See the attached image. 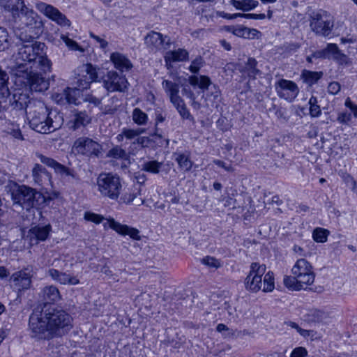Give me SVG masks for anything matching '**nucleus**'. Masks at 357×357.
Instances as JSON below:
<instances>
[{"mask_svg":"<svg viewBox=\"0 0 357 357\" xmlns=\"http://www.w3.org/2000/svg\"><path fill=\"white\" fill-rule=\"evenodd\" d=\"M15 62L11 67L15 86H27L29 91L43 92L49 88V81L36 71L51 72L52 61L47 58L44 43L34 41L33 38L20 35Z\"/></svg>","mask_w":357,"mask_h":357,"instance_id":"nucleus-1","label":"nucleus"},{"mask_svg":"<svg viewBox=\"0 0 357 357\" xmlns=\"http://www.w3.org/2000/svg\"><path fill=\"white\" fill-rule=\"evenodd\" d=\"M73 318L56 307L36 308L29 316L28 330L36 341L50 340L67 333L73 327Z\"/></svg>","mask_w":357,"mask_h":357,"instance_id":"nucleus-2","label":"nucleus"},{"mask_svg":"<svg viewBox=\"0 0 357 357\" xmlns=\"http://www.w3.org/2000/svg\"><path fill=\"white\" fill-rule=\"evenodd\" d=\"M26 117L31 129L41 134L51 133L59 129L63 123V116L56 111H48L44 102H31Z\"/></svg>","mask_w":357,"mask_h":357,"instance_id":"nucleus-3","label":"nucleus"},{"mask_svg":"<svg viewBox=\"0 0 357 357\" xmlns=\"http://www.w3.org/2000/svg\"><path fill=\"white\" fill-rule=\"evenodd\" d=\"M98 77L96 68L91 64L86 65L84 66L83 74L77 78L76 86L67 88L61 93L55 94V100L61 105H79L82 99V91L88 89L92 82L97 81Z\"/></svg>","mask_w":357,"mask_h":357,"instance_id":"nucleus-4","label":"nucleus"},{"mask_svg":"<svg viewBox=\"0 0 357 357\" xmlns=\"http://www.w3.org/2000/svg\"><path fill=\"white\" fill-rule=\"evenodd\" d=\"M292 275L284 277V286L291 291H300L305 286L311 285L315 278V274L310 263L305 259L296 261L291 268Z\"/></svg>","mask_w":357,"mask_h":357,"instance_id":"nucleus-5","label":"nucleus"},{"mask_svg":"<svg viewBox=\"0 0 357 357\" xmlns=\"http://www.w3.org/2000/svg\"><path fill=\"white\" fill-rule=\"evenodd\" d=\"M265 265L252 263L250 271L245 280V287L252 292H257L262 289L264 292H271L275 288L273 272L266 273Z\"/></svg>","mask_w":357,"mask_h":357,"instance_id":"nucleus-6","label":"nucleus"},{"mask_svg":"<svg viewBox=\"0 0 357 357\" xmlns=\"http://www.w3.org/2000/svg\"><path fill=\"white\" fill-rule=\"evenodd\" d=\"M97 190L103 197L117 200L122 189L121 179L117 174L101 173L96 178Z\"/></svg>","mask_w":357,"mask_h":357,"instance_id":"nucleus-7","label":"nucleus"},{"mask_svg":"<svg viewBox=\"0 0 357 357\" xmlns=\"http://www.w3.org/2000/svg\"><path fill=\"white\" fill-rule=\"evenodd\" d=\"M11 198L13 205L26 211L35 207L42 195L36 190L25 185H17L11 191Z\"/></svg>","mask_w":357,"mask_h":357,"instance_id":"nucleus-8","label":"nucleus"},{"mask_svg":"<svg viewBox=\"0 0 357 357\" xmlns=\"http://www.w3.org/2000/svg\"><path fill=\"white\" fill-rule=\"evenodd\" d=\"M17 20H19L22 25L29 29V32L31 33V35H29V36L33 37L34 41H36L35 40L36 38L43 31V24L38 15L33 9L26 7L25 9L22 10V12L20 13V15L17 17ZM22 34L28 36L26 33H20L18 36V38H20ZM21 43L22 41L20 40V43H17V45L18 46Z\"/></svg>","mask_w":357,"mask_h":357,"instance_id":"nucleus-9","label":"nucleus"},{"mask_svg":"<svg viewBox=\"0 0 357 357\" xmlns=\"http://www.w3.org/2000/svg\"><path fill=\"white\" fill-rule=\"evenodd\" d=\"M30 92L27 86H15L10 100L11 113H13L16 116H24V113L26 114L30 102L35 100L30 99Z\"/></svg>","mask_w":357,"mask_h":357,"instance_id":"nucleus-10","label":"nucleus"},{"mask_svg":"<svg viewBox=\"0 0 357 357\" xmlns=\"http://www.w3.org/2000/svg\"><path fill=\"white\" fill-rule=\"evenodd\" d=\"M310 26L317 35L328 36L334 26V18L328 13L320 10L313 15Z\"/></svg>","mask_w":357,"mask_h":357,"instance_id":"nucleus-11","label":"nucleus"},{"mask_svg":"<svg viewBox=\"0 0 357 357\" xmlns=\"http://www.w3.org/2000/svg\"><path fill=\"white\" fill-rule=\"evenodd\" d=\"M146 131L144 128H123L121 129V132L116 137L117 142L121 143V146H126L128 144L132 146H144L149 142V138L146 137H141L140 135L144 133Z\"/></svg>","mask_w":357,"mask_h":357,"instance_id":"nucleus-12","label":"nucleus"},{"mask_svg":"<svg viewBox=\"0 0 357 357\" xmlns=\"http://www.w3.org/2000/svg\"><path fill=\"white\" fill-rule=\"evenodd\" d=\"M104 87L109 92L125 93L128 90L129 83L125 75L110 70L103 77Z\"/></svg>","mask_w":357,"mask_h":357,"instance_id":"nucleus-13","label":"nucleus"},{"mask_svg":"<svg viewBox=\"0 0 357 357\" xmlns=\"http://www.w3.org/2000/svg\"><path fill=\"white\" fill-rule=\"evenodd\" d=\"M73 147L77 153L88 157H98L102 150L99 143L87 137L77 138Z\"/></svg>","mask_w":357,"mask_h":357,"instance_id":"nucleus-14","label":"nucleus"},{"mask_svg":"<svg viewBox=\"0 0 357 357\" xmlns=\"http://www.w3.org/2000/svg\"><path fill=\"white\" fill-rule=\"evenodd\" d=\"M33 276L32 267H26L14 273L10 277L13 288L17 291L29 289L31 285V278Z\"/></svg>","mask_w":357,"mask_h":357,"instance_id":"nucleus-15","label":"nucleus"},{"mask_svg":"<svg viewBox=\"0 0 357 357\" xmlns=\"http://www.w3.org/2000/svg\"><path fill=\"white\" fill-rule=\"evenodd\" d=\"M35 6L38 10L44 14L48 18L63 26H70V22L66 17L56 8L42 1L36 3Z\"/></svg>","mask_w":357,"mask_h":357,"instance_id":"nucleus-16","label":"nucleus"},{"mask_svg":"<svg viewBox=\"0 0 357 357\" xmlns=\"http://www.w3.org/2000/svg\"><path fill=\"white\" fill-rule=\"evenodd\" d=\"M144 43L151 51L169 50L172 44L169 37L164 36L160 33L155 31L149 33L144 38Z\"/></svg>","mask_w":357,"mask_h":357,"instance_id":"nucleus-17","label":"nucleus"},{"mask_svg":"<svg viewBox=\"0 0 357 357\" xmlns=\"http://www.w3.org/2000/svg\"><path fill=\"white\" fill-rule=\"evenodd\" d=\"M275 90L280 98L289 102L293 101L299 93L297 84L285 79H281L275 84Z\"/></svg>","mask_w":357,"mask_h":357,"instance_id":"nucleus-18","label":"nucleus"},{"mask_svg":"<svg viewBox=\"0 0 357 357\" xmlns=\"http://www.w3.org/2000/svg\"><path fill=\"white\" fill-rule=\"evenodd\" d=\"M36 155L39 159L40 162L45 165L52 168L56 174H60L61 176H70L74 179L77 180L78 177L77 174L74 172V171L62 164L59 163L54 159L50 158L48 156L44 155L41 153H36Z\"/></svg>","mask_w":357,"mask_h":357,"instance_id":"nucleus-19","label":"nucleus"},{"mask_svg":"<svg viewBox=\"0 0 357 357\" xmlns=\"http://www.w3.org/2000/svg\"><path fill=\"white\" fill-rule=\"evenodd\" d=\"M32 178L36 184L50 190L52 188V174L40 164H35L32 169Z\"/></svg>","mask_w":357,"mask_h":357,"instance_id":"nucleus-20","label":"nucleus"},{"mask_svg":"<svg viewBox=\"0 0 357 357\" xmlns=\"http://www.w3.org/2000/svg\"><path fill=\"white\" fill-rule=\"evenodd\" d=\"M47 274L53 281L62 285H76L79 283L76 276L54 268H49Z\"/></svg>","mask_w":357,"mask_h":357,"instance_id":"nucleus-21","label":"nucleus"},{"mask_svg":"<svg viewBox=\"0 0 357 357\" xmlns=\"http://www.w3.org/2000/svg\"><path fill=\"white\" fill-rule=\"evenodd\" d=\"M103 225L105 227H109L121 235H128L130 238L135 240L140 239L138 229L130 227L126 225H122L120 222L115 221L113 218L108 219L106 222H104Z\"/></svg>","mask_w":357,"mask_h":357,"instance_id":"nucleus-22","label":"nucleus"},{"mask_svg":"<svg viewBox=\"0 0 357 357\" xmlns=\"http://www.w3.org/2000/svg\"><path fill=\"white\" fill-rule=\"evenodd\" d=\"M39 296L41 301L46 304L58 302L61 298L59 289L54 285L43 287L39 293Z\"/></svg>","mask_w":357,"mask_h":357,"instance_id":"nucleus-23","label":"nucleus"},{"mask_svg":"<svg viewBox=\"0 0 357 357\" xmlns=\"http://www.w3.org/2000/svg\"><path fill=\"white\" fill-rule=\"evenodd\" d=\"M166 66L169 68L171 63L183 62L189 59V52L183 48L167 51L164 56Z\"/></svg>","mask_w":357,"mask_h":357,"instance_id":"nucleus-24","label":"nucleus"},{"mask_svg":"<svg viewBox=\"0 0 357 357\" xmlns=\"http://www.w3.org/2000/svg\"><path fill=\"white\" fill-rule=\"evenodd\" d=\"M51 226H36L30 229L29 237L31 244H38L40 241H45L50 234Z\"/></svg>","mask_w":357,"mask_h":357,"instance_id":"nucleus-25","label":"nucleus"},{"mask_svg":"<svg viewBox=\"0 0 357 357\" xmlns=\"http://www.w3.org/2000/svg\"><path fill=\"white\" fill-rule=\"evenodd\" d=\"M141 195V189L139 185H134L132 188H129L128 191H126L123 193L121 197V200L122 202L130 204L135 202L136 205H141L144 203V201L139 198L137 199V197Z\"/></svg>","mask_w":357,"mask_h":357,"instance_id":"nucleus-26","label":"nucleus"},{"mask_svg":"<svg viewBox=\"0 0 357 357\" xmlns=\"http://www.w3.org/2000/svg\"><path fill=\"white\" fill-rule=\"evenodd\" d=\"M3 6L6 10L12 13V16L15 21L17 17L20 15L22 10L27 7L23 0H5Z\"/></svg>","mask_w":357,"mask_h":357,"instance_id":"nucleus-27","label":"nucleus"},{"mask_svg":"<svg viewBox=\"0 0 357 357\" xmlns=\"http://www.w3.org/2000/svg\"><path fill=\"white\" fill-rule=\"evenodd\" d=\"M110 59L114 63V67L123 72L132 68V65L130 61L123 54L119 52H114L110 56Z\"/></svg>","mask_w":357,"mask_h":357,"instance_id":"nucleus-28","label":"nucleus"},{"mask_svg":"<svg viewBox=\"0 0 357 357\" xmlns=\"http://www.w3.org/2000/svg\"><path fill=\"white\" fill-rule=\"evenodd\" d=\"M162 86L172 103L182 99L178 95L179 86L178 84L165 79L162 82Z\"/></svg>","mask_w":357,"mask_h":357,"instance_id":"nucleus-29","label":"nucleus"},{"mask_svg":"<svg viewBox=\"0 0 357 357\" xmlns=\"http://www.w3.org/2000/svg\"><path fill=\"white\" fill-rule=\"evenodd\" d=\"M229 31L235 36L244 38H255L259 33L257 29H249L242 25L230 27Z\"/></svg>","mask_w":357,"mask_h":357,"instance_id":"nucleus-30","label":"nucleus"},{"mask_svg":"<svg viewBox=\"0 0 357 357\" xmlns=\"http://www.w3.org/2000/svg\"><path fill=\"white\" fill-rule=\"evenodd\" d=\"M329 59H332L339 64L343 65L348 63V57L344 54L335 43L328 44Z\"/></svg>","mask_w":357,"mask_h":357,"instance_id":"nucleus-31","label":"nucleus"},{"mask_svg":"<svg viewBox=\"0 0 357 357\" xmlns=\"http://www.w3.org/2000/svg\"><path fill=\"white\" fill-rule=\"evenodd\" d=\"M91 117L86 112H77L74 115L71 121L72 125L70 128L75 130L82 126L84 127L88 125L91 122Z\"/></svg>","mask_w":357,"mask_h":357,"instance_id":"nucleus-32","label":"nucleus"},{"mask_svg":"<svg viewBox=\"0 0 357 357\" xmlns=\"http://www.w3.org/2000/svg\"><path fill=\"white\" fill-rule=\"evenodd\" d=\"M174 160L177 162L181 169L188 172L191 169L192 162L187 153L176 152L174 153Z\"/></svg>","mask_w":357,"mask_h":357,"instance_id":"nucleus-33","label":"nucleus"},{"mask_svg":"<svg viewBox=\"0 0 357 357\" xmlns=\"http://www.w3.org/2000/svg\"><path fill=\"white\" fill-rule=\"evenodd\" d=\"M230 4L237 10L243 11H249L258 6V1L255 0H231Z\"/></svg>","mask_w":357,"mask_h":357,"instance_id":"nucleus-34","label":"nucleus"},{"mask_svg":"<svg viewBox=\"0 0 357 357\" xmlns=\"http://www.w3.org/2000/svg\"><path fill=\"white\" fill-rule=\"evenodd\" d=\"M323 76L322 72L310 71L304 70L301 73V78L304 82L309 86H312L316 84Z\"/></svg>","mask_w":357,"mask_h":357,"instance_id":"nucleus-35","label":"nucleus"},{"mask_svg":"<svg viewBox=\"0 0 357 357\" xmlns=\"http://www.w3.org/2000/svg\"><path fill=\"white\" fill-rule=\"evenodd\" d=\"M257 61L254 58H249L246 61L243 72L247 73L250 77L256 78V76L261 73V71L257 68Z\"/></svg>","mask_w":357,"mask_h":357,"instance_id":"nucleus-36","label":"nucleus"},{"mask_svg":"<svg viewBox=\"0 0 357 357\" xmlns=\"http://www.w3.org/2000/svg\"><path fill=\"white\" fill-rule=\"evenodd\" d=\"M162 165L163 163L162 162L149 160L142 165V170L151 174H157L160 172Z\"/></svg>","mask_w":357,"mask_h":357,"instance_id":"nucleus-37","label":"nucleus"},{"mask_svg":"<svg viewBox=\"0 0 357 357\" xmlns=\"http://www.w3.org/2000/svg\"><path fill=\"white\" fill-rule=\"evenodd\" d=\"M8 84V75L0 69V96L1 98H7L10 94Z\"/></svg>","mask_w":357,"mask_h":357,"instance_id":"nucleus-38","label":"nucleus"},{"mask_svg":"<svg viewBox=\"0 0 357 357\" xmlns=\"http://www.w3.org/2000/svg\"><path fill=\"white\" fill-rule=\"evenodd\" d=\"M132 118L138 126H144L148 122V116L139 108H135L132 111Z\"/></svg>","mask_w":357,"mask_h":357,"instance_id":"nucleus-39","label":"nucleus"},{"mask_svg":"<svg viewBox=\"0 0 357 357\" xmlns=\"http://www.w3.org/2000/svg\"><path fill=\"white\" fill-rule=\"evenodd\" d=\"M330 232L328 229L317 227L312 232V238L317 243H324L327 241Z\"/></svg>","mask_w":357,"mask_h":357,"instance_id":"nucleus-40","label":"nucleus"},{"mask_svg":"<svg viewBox=\"0 0 357 357\" xmlns=\"http://www.w3.org/2000/svg\"><path fill=\"white\" fill-rule=\"evenodd\" d=\"M183 119H190L192 116L183 99L172 103Z\"/></svg>","mask_w":357,"mask_h":357,"instance_id":"nucleus-41","label":"nucleus"},{"mask_svg":"<svg viewBox=\"0 0 357 357\" xmlns=\"http://www.w3.org/2000/svg\"><path fill=\"white\" fill-rule=\"evenodd\" d=\"M107 156L115 159L127 160L128 158V155L126 151L118 146L110 149L107 153Z\"/></svg>","mask_w":357,"mask_h":357,"instance_id":"nucleus-42","label":"nucleus"},{"mask_svg":"<svg viewBox=\"0 0 357 357\" xmlns=\"http://www.w3.org/2000/svg\"><path fill=\"white\" fill-rule=\"evenodd\" d=\"M310 105V114L312 117H318L321 114L320 106L318 105L317 98L312 96L308 102Z\"/></svg>","mask_w":357,"mask_h":357,"instance_id":"nucleus-43","label":"nucleus"},{"mask_svg":"<svg viewBox=\"0 0 357 357\" xmlns=\"http://www.w3.org/2000/svg\"><path fill=\"white\" fill-rule=\"evenodd\" d=\"M10 45L8 33L5 28L0 26V52L7 50Z\"/></svg>","mask_w":357,"mask_h":357,"instance_id":"nucleus-44","label":"nucleus"},{"mask_svg":"<svg viewBox=\"0 0 357 357\" xmlns=\"http://www.w3.org/2000/svg\"><path fill=\"white\" fill-rule=\"evenodd\" d=\"M201 261L203 264L207 266L208 268L215 269L220 268L222 265V263L220 260L211 256H206L204 257L201 259Z\"/></svg>","mask_w":357,"mask_h":357,"instance_id":"nucleus-45","label":"nucleus"},{"mask_svg":"<svg viewBox=\"0 0 357 357\" xmlns=\"http://www.w3.org/2000/svg\"><path fill=\"white\" fill-rule=\"evenodd\" d=\"M61 39L63 41L66 45L70 50L73 51H80L83 52L84 50L77 44V43L73 39L70 38L68 36L61 34L60 36Z\"/></svg>","mask_w":357,"mask_h":357,"instance_id":"nucleus-46","label":"nucleus"},{"mask_svg":"<svg viewBox=\"0 0 357 357\" xmlns=\"http://www.w3.org/2000/svg\"><path fill=\"white\" fill-rule=\"evenodd\" d=\"M216 330L218 332L222 333L224 338H230L236 335V331L228 328L224 324H219L216 327Z\"/></svg>","mask_w":357,"mask_h":357,"instance_id":"nucleus-47","label":"nucleus"},{"mask_svg":"<svg viewBox=\"0 0 357 357\" xmlns=\"http://www.w3.org/2000/svg\"><path fill=\"white\" fill-rule=\"evenodd\" d=\"M221 92L219 88L213 84L208 89L207 97L213 98V100L219 102L220 100Z\"/></svg>","mask_w":357,"mask_h":357,"instance_id":"nucleus-48","label":"nucleus"},{"mask_svg":"<svg viewBox=\"0 0 357 357\" xmlns=\"http://www.w3.org/2000/svg\"><path fill=\"white\" fill-rule=\"evenodd\" d=\"M204 60L201 56L196 57L192 62L189 67V70L192 73H197L202 67Z\"/></svg>","mask_w":357,"mask_h":357,"instance_id":"nucleus-49","label":"nucleus"},{"mask_svg":"<svg viewBox=\"0 0 357 357\" xmlns=\"http://www.w3.org/2000/svg\"><path fill=\"white\" fill-rule=\"evenodd\" d=\"M84 218L88 221L93 222L96 224L100 223L104 220V217L102 215L91 212H86L84 213Z\"/></svg>","mask_w":357,"mask_h":357,"instance_id":"nucleus-50","label":"nucleus"},{"mask_svg":"<svg viewBox=\"0 0 357 357\" xmlns=\"http://www.w3.org/2000/svg\"><path fill=\"white\" fill-rule=\"evenodd\" d=\"M307 356V351L303 347H296L290 354V357H306Z\"/></svg>","mask_w":357,"mask_h":357,"instance_id":"nucleus-51","label":"nucleus"},{"mask_svg":"<svg viewBox=\"0 0 357 357\" xmlns=\"http://www.w3.org/2000/svg\"><path fill=\"white\" fill-rule=\"evenodd\" d=\"M210 78L205 75L200 76L199 87L203 90H208L212 86Z\"/></svg>","mask_w":357,"mask_h":357,"instance_id":"nucleus-52","label":"nucleus"},{"mask_svg":"<svg viewBox=\"0 0 357 357\" xmlns=\"http://www.w3.org/2000/svg\"><path fill=\"white\" fill-rule=\"evenodd\" d=\"M312 56L316 59H329L328 44L327 45L326 48L314 52L312 54Z\"/></svg>","mask_w":357,"mask_h":357,"instance_id":"nucleus-53","label":"nucleus"},{"mask_svg":"<svg viewBox=\"0 0 357 357\" xmlns=\"http://www.w3.org/2000/svg\"><path fill=\"white\" fill-rule=\"evenodd\" d=\"M341 86L337 82H332L328 86V92L331 95H336L340 91Z\"/></svg>","mask_w":357,"mask_h":357,"instance_id":"nucleus-54","label":"nucleus"},{"mask_svg":"<svg viewBox=\"0 0 357 357\" xmlns=\"http://www.w3.org/2000/svg\"><path fill=\"white\" fill-rule=\"evenodd\" d=\"M89 36L91 38L95 40V41L99 45L101 49L104 50L107 47L108 43L104 38H102L101 37L95 35L92 32L89 33Z\"/></svg>","mask_w":357,"mask_h":357,"instance_id":"nucleus-55","label":"nucleus"},{"mask_svg":"<svg viewBox=\"0 0 357 357\" xmlns=\"http://www.w3.org/2000/svg\"><path fill=\"white\" fill-rule=\"evenodd\" d=\"M337 120L340 123L347 124L351 120V114L347 112L340 113Z\"/></svg>","mask_w":357,"mask_h":357,"instance_id":"nucleus-56","label":"nucleus"},{"mask_svg":"<svg viewBox=\"0 0 357 357\" xmlns=\"http://www.w3.org/2000/svg\"><path fill=\"white\" fill-rule=\"evenodd\" d=\"M344 105L352 111L354 117L357 118V105H355L349 98L345 100Z\"/></svg>","mask_w":357,"mask_h":357,"instance_id":"nucleus-57","label":"nucleus"},{"mask_svg":"<svg viewBox=\"0 0 357 357\" xmlns=\"http://www.w3.org/2000/svg\"><path fill=\"white\" fill-rule=\"evenodd\" d=\"M213 162L218 167H220L223 168L224 169H225L227 172H232L234 170L231 165H227L225 162H223L220 160H214Z\"/></svg>","mask_w":357,"mask_h":357,"instance_id":"nucleus-58","label":"nucleus"},{"mask_svg":"<svg viewBox=\"0 0 357 357\" xmlns=\"http://www.w3.org/2000/svg\"><path fill=\"white\" fill-rule=\"evenodd\" d=\"M242 17L247 18V19H254V20H264L266 18V15L264 13H261V14H255V13L245 14V13H243Z\"/></svg>","mask_w":357,"mask_h":357,"instance_id":"nucleus-59","label":"nucleus"},{"mask_svg":"<svg viewBox=\"0 0 357 357\" xmlns=\"http://www.w3.org/2000/svg\"><path fill=\"white\" fill-rule=\"evenodd\" d=\"M182 93L183 96H185L188 98L190 100L195 99V94L191 91L189 86H185L182 89Z\"/></svg>","mask_w":357,"mask_h":357,"instance_id":"nucleus-60","label":"nucleus"},{"mask_svg":"<svg viewBox=\"0 0 357 357\" xmlns=\"http://www.w3.org/2000/svg\"><path fill=\"white\" fill-rule=\"evenodd\" d=\"M199 80H200V77H197V76H195V75H193V76H190L189 77V83L190 84V85L192 86H197L199 84Z\"/></svg>","mask_w":357,"mask_h":357,"instance_id":"nucleus-61","label":"nucleus"},{"mask_svg":"<svg viewBox=\"0 0 357 357\" xmlns=\"http://www.w3.org/2000/svg\"><path fill=\"white\" fill-rule=\"evenodd\" d=\"M242 15H243V13L228 14V13H222V14L220 15V16H222L225 18H227V19H234L238 17H242Z\"/></svg>","mask_w":357,"mask_h":357,"instance_id":"nucleus-62","label":"nucleus"},{"mask_svg":"<svg viewBox=\"0 0 357 357\" xmlns=\"http://www.w3.org/2000/svg\"><path fill=\"white\" fill-rule=\"evenodd\" d=\"M165 117L162 115V114L160 112L157 111L155 112L156 123H162L165 121Z\"/></svg>","mask_w":357,"mask_h":357,"instance_id":"nucleus-63","label":"nucleus"},{"mask_svg":"<svg viewBox=\"0 0 357 357\" xmlns=\"http://www.w3.org/2000/svg\"><path fill=\"white\" fill-rule=\"evenodd\" d=\"M9 275L8 271L4 266H0V278H5Z\"/></svg>","mask_w":357,"mask_h":357,"instance_id":"nucleus-64","label":"nucleus"}]
</instances>
